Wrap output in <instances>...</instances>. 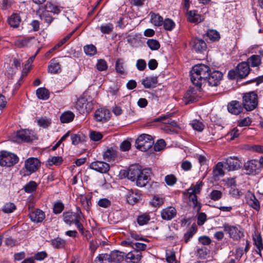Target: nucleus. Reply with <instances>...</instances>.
<instances>
[{
  "instance_id": "2f4dec72",
  "label": "nucleus",
  "mask_w": 263,
  "mask_h": 263,
  "mask_svg": "<svg viewBox=\"0 0 263 263\" xmlns=\"http://www.w3.org/2000/svg\"><path fill=\"white\" fill-rule=\"evenodd\" d=\"M247 202L254 209L259 211L260 209L259 202L254 194L249 195L247 197Z\"/></svg>"
},
{
  "instance_id": "603ef678",
  "label": "nucleus",
  "mask_w": 263,
  "mask_h": 263,
  "mask_svg": "<svg viewBox=\"0 0 263 263\" xmlns=\"http://www.w3.org/2000/svg\"><path fill=\"white\" fill-rule=\"evenodd\" d=\"M206 35L209 39L213 41H217L220 39L219 32L215 30L210 29L208 30Z\"/></svg>"
},
{
  "instance_id": "1a4fd4ad",
  "label": "nucleus",
  "mask_w": 263,
  "mask_h": 263,
  "mask_svg": "<svg viewBox=\"0 0 263 263\" xmlns=\"http://www.w3.org/2000/svg\"><path fill=\"white\" fill-rule=\"evenodd\" d=\"M223 228L224 230L229 233L230 237L235 240H238L243 236L242 228L238 224L231 226L229 224H224Z\"/></svg>"
},
{
  "instance_id": "de8ad7c7",
  "label": "nucleus",
  "mask_w": 263,
  "mask_h": 263,
  "mask_svg": "<svg viewBox=\"0 0 263 263\" xmlns=\"http://www.w3.org/2000/svg\"><path fill=\"white\" fill-rule=\"evenodd\" d=\"M93 263H111L108 254H101L94 260Z\"/></svg>"
},
{
  "instance_id": "6e6d98bb",
  "label": "nucleus",
  "mask_w": 263,
  "mask_h": 263,
  "mask_svg": "<svg viewBox=\"0 0 263 263\" xmlns=\"http://www.w3.org/2000/svg\"><path fill=\"white\" fill-rule=\"evenodd\" d=\"M84 51L86 54L89 56H92L96 53L97 48L92 44L87 45L84 47Z\"/></svg>"
},
{
  "instance_id": "2eb2a0df",
  "label": "nucleus",
  "mask_w": 263,
  "mask_h": 263,
  "mask_svg": "<svg viewBox=\"0 0 263 263\" xmlns=\"http://www.w3.org/2000/svg\"><path fill=\"white\" fill-rule=\"evenodd\" d=\"M89 167L91 169L94 170L101 173L107 172L110 168L109 165L104 162L97 161L90 163Z\"/></svg>"
},
{
  "instance_id": "37998d69",
  "label": "nucleus",
  "mask_w": 263,
  "mask_h": 263,
  "mask_svg": "<svg viewBox=\"0 0 263 263\" xmlns=\"http://www.w3.org/2000/svg\"><path fill=\"white\" fill-rule=\"evenodd\" d=\"M45 11L48 12H52L54 14H58L60 12L59 7L50 2H47L46 4Z\"/></svg>"
},
{
  "instance_id": "bb28decb",
  "label": "nucleus",
  "mask_w": 263,
  "mask_h": 263,
  "mask_svg": "<svg viewBox=\"0 0 263 263\" xmlns=\"http://www.w3.org/2000/svg\"><path fill=\"white\" fill-rule=\"evenodd\" d=\"M111 263L112 262H119L123 260L125 253L119 251H112L109 254H108Z\"/></svg>"
},
{
  "instance_id": "423d86ee",
  "label": "nucleus",
  "mask_w": 263,
  "mask_h": 263,
  "mask_svg": "<svg viewBox=\"0 0 263 263\" xmlns=\"http://www.w3.org/2000/svg\"><path fill=\"white\" fill-rule=\"evenodd\" d=\"M154 144V141L149 135L143 134L140 135L136 141L137 148L143 152L150 149Z\"/></svg>"
},
{
  "instance_id": "9b49d317",
  "label": "nucleus",
  "mask_w": 263,
  "mask_h": 263,
  "mask_svg": "<svg viewBox=\"0 0 263 263\" xmlns=\"http://www.w3.org/2000/svg\"><path fill=\"white\" fill-rule=\"evenodd\" d=\"M223 77V74L219 71L215 70L209 72L206 82L210 86H217L219 85Z\"/></svg>"
},
{
  "instance_id": "aec40b11",
  "label": "nucleus",
  "mask_w": 263,
  "mask_h": 263,
  "mask_svg": "<svg viewBox=\"0 0 263 263\" xmlns=\"http://www.w3.org/2000/svg\"><path fill=\"white\" fill-rule=\"evenodd\" d=\"M228 111L234 115H238L242 111L243 107L237 101H232L228 105Z\"/></svg>"
},
{
  "instance_id": "e433bc0d",
  "label": "nucleus",
  "mask_w": 263,
  "mask_h": 263,
  "mask_svg": "<svg viewBox=\"0 0 263 263\" xmlns=\"http://www.w3.org/2000/svg\"><path fill=\"white\" fill-rule=\"evenodd\" d=\"M36 94L39 99L46 100L49 98V92L44 87L38 88L36 91Z\"/></svg>"
},
{
  "instance_id": "f704fd0d",
  "label": "nucleus",
  "mask_w": 263,
  "mask_h": 263,
  "mask_svg": "<svg viewBox=\"0 0 263 263\" xmlns=\"http://www.w3.org/2000/svg\"><path fill=\"white\" fill-rule=\"evenodd\" d=\"M74 114L71 111H67L63 112L60 116V120L62 123H67L73 121Z\"/></svg>"
},
{
  "instance_id": "4468645a",
  "label": "nucleus",
  "mask_w": 263,
  "mask_h": 263,
  "mask_svg": "<svg viewBox=\"0 0 263 263\" xmlns=\"http://www.w3.org/2000/svg\"><path fill=\"white\" fill-rule=\"evenodd\" d=\"M40 160L34 157H30L25 162V168L30 173L36 172L40 167Z\"/></svg>"
},
{
  "instance_id": "f3484780",
  "label": "nucleus",
  "mask_w": 263,
  "mask_h": 263,
  "mask_svg": "<svg viewBox=\"0 0 263 263\" xmlns=\"http://www.w3.org/2000/svg\"><path fill=\"white\" fill-rule=\"evenodd\" d=\"M125 259L128 263H139L142 254L137 250H133L125 254Z\"/></svg>"
},
{
  "instance_id": "7ed1b4c3",
  "label": "nucleus",
  "mask_w": 263,
  "mask_h": 263,
  "mask_svg": "<svg viewBox=\"0 0 263 263\" xmlns=\"http://www.w3.org/2000/svg\"><path fill=\"white\" fill-rule=\"evenodd\" d=\"M63 221L68 225L74 224L77 228L82 223L84 217L81 211L80 208H77V212H64L62 215Z\"/></svg>"
},
{
  "instance_id": "c85d7f7f",
  "label": "nucleus",
  "mask_w": 263,
  "mask_h": 263,
  "mask_svg": "<svg viewBox=\"0 0 263 263\" xmlns=\"http://www.w3.org/2000/svg\"><path fill=\"white\" fill-rule=\"evenodd\" d=\"M48 70L51 73H57L61 70V66L58 60L55 58L51 60L48 67Z\"/></svg>"
},
{
  "instance_id": "58836bf2",
  "label": "nucleus",
  "mask_w": 263,
  "mask_h": 263,
  "mask_svg": "<svg viewBox=\"0 0 263 263\" xmlns=\"http://www.w3.org/2000/svg\"><path fill=\"white\" fill-rule=\"evenodd\" d=\"M223 168V162H218L213 169V172L214 175L216 177L223 176L224 175V172Z\"/></svg>"
},
{
  "instance_id": "ea45409f",
  "label": "nucleus",
  "mask_w": 263,
  "mask_h": 263,
  "mask_svg": "<svg viewBox=\"0 0 263 263\" xmlns=\"http://www.w3.org/2000/svg\"><path fill=\"white\" fill-rule=\"evenodd\" d=\"M151 217L148 213H143L139 215L137 218V221L139 225L146 224L150 220Z\"/></svg>"
},
{
  "instance_id": "4c0bfd02",
  "label": "nucleus",
  "mask_w": 263,
  "mask_h": 263,
  "mask_svg": "<svg viewBox=\"0 0 263 263\" xmlns=\"http://www.w3.org/2000/svg\"><path fill=\"white\" fill-rule=\"evenodd\" d=\"M151 23L155 26H160L162 25L163 19L159 14L151 13Z\"/></svg>"
},
{
  "instance_id": "a18cd8bd",
  "label": "nucleus",
  "mask_w": 263,
  "mask_h": 263,
  "mask_svg": "<svg viewBox=\"0 0 263 263\" xmlns=\"http://www.w3.org/2000/svg\"><path fill=\"white\" fill-rule=\"evenodd\" d=\"M190 125L194 130L198 132H202L204 128V124L200 120H193L191 122Z\"/></svg>"
},
{
  "instance_id": "c03bdc74",
  "label": "nucleus",
  "mask_w": 263,
  "mask_h": 263,
  "mask_svg": "<svg viewBox=\"0 0 263 263\" xmlns=\"http://www.w3.org/2000/svg\"><path fill=\"white\" fill-rule=\"evenodd\" d=\"M203 185L202 181H200L196 183L195 185H192L187 190V193H195L198 194L200 193V190Z\"/></svg>"
},
{
  "instance_id": "0e129e2a",
  "label": "nucleus",
  "mask_w": 263,
  "mask_h": 263,
  "mask_svg": "<svg viewBox=\"0 0 263 263\" xmlns=\"http://www.w3.org/2000/svg\"><path fill=\"white\" fill-rule=\"evenodd\" d=\"M77 228L78 229L81 235L87 240L89 239L91 237V234L90 232L88 230H85L82 223L79 225V226Z\"/></svg>"
},
{
  "instance_id": "39448f33",
  "label": "nucleus",
  "mask_w": 263,
  "mask_h": 263,
  "mask_svg": "<svg viewBox=\"0 0 263 263\" xmlns=\"http://www.w3.org/2000/svg\"><path fill=\"white\" fill-rule=\"evenodd\" d=\"M242 105L248 111L255 109L258 105V96L254 92H249L243 95Z\"/></svg>"
},
{
  "instance_id": "338daca9",
  "label": "nucleus",
  "mask_w": 263,
  "mask_h": 263,
  "mask_svg": "<svg viewBox=\"0 0 263 263\" xmlns=\"http://www.w3.org/2000/svg\"><path fill=\"white\" fill-rule=\"evenodd\" d=\"M177 178L173 174L167 175L165 177V181L169 186L174 185L177 182Z\"/></svg>"
},
{
  "instance_id": "052dcab7",
  "label": "nucleus",
  "mask_w": 263,
  "mask_h": 263,
  "mask_svg": "<svg viewBox=\"0 0 263 263\" xmlns=\"http://www.w3.org/2000/svg\"><path fill=\"white\" fill-rule=\"evenodd\" d=\"M209 196L211 200L217 201L222 198V193L220 191L214 190L210 193Z\"/></svg>"
},
{
  "instance_id": "69168bd1",
  "label": "nucleus",
  "mask_w": 263,
  "mask_h": 263,
  "mask_svg": "<svg viewBox=\"0 0 263 263\" xmlns=\"http://www.w3.org/2000/svg\"><path fill=\"white\" fill-rule=\"evenodd\" d=\"M96 67L97 69L100 71L106 70L108 68L106 62L103 59H99L98 60Z\"/></svg>"
},
{
  "instance_id": "680f3d73",
  "label": "nucleus",
  "mask_w": 263,
  "mask_h": 263,
  "mask_svg": "<svg viewBox=\"0 0 263 263\" xmlns=\"http://www.w3.org/2000/svg\"><path fill=\"white\" fill-rule=\"evenodd\" d=\"M63 159L61 157L53 156L48 159V162L50 165H59L63 162Z\"/></svg>"
},
{
  "instance_id": "ddd939ff",
  "label": "nucleus",
  "mask_w": 263,
  "mask_h": 263,
  "mask_svg": "<svg viewBox=\"0 0 263 263\" xmlns=\"http://www.w3.org/2000/svg\"><path fill=\"white\" fill-rule=\"evenodd\" d=\"M110 117V113L109 110L101 108L96 110L94 114V119L97 122H105Z\"/></svg>"
},
{
  "instance_id": "49530a36",
  "label": "nucleus",
  "mask_w": 263,
  "mask_h": 263,
  "mask_svg": "<svg viewBox=\"0 0 263 263\" xmlns=\"http://www.w3.org/2000/svg\"><path fill=\"white\" fill-rule=\"evenodd\" d=\"M197 194L195 193H187L189 198L190 201L192 202L194 208L196 209L197 211L200 210V205L197 200Z\"/></svg>"
},
{
  "instance_id": "cd10ccee",
  "label": "nucleus",
  "mask_w": 263,
  "mask_h": 263,
  "mask_svg": "<svg viewBox=\"0 0 263 263\" xmlns=\"http://www.w3.org/2000/svg\"><path fill=\"white\" fill-rule=\"evenodd\" d=\"M254 245L256 247V252L261 256V251L263 250V244L261 236L260 234L255 233L253 236Z\"/></svg>"
},
{
  "instance_id": "774afa93",
  "label": "nucleus",
  "mask_w": 263,
  "mask_h": 263,
  "mask_svg": "<svg viewBox=\"0 0 263 263\" xmlns=\"http://www.w3.org/2000/svg\"><path fill=\"white\" fill-rule=\"evenodd\" d=\"M37 123L40 126L47 128L50 125L51 122L50 119L42 117L37 120Z\"/></svg>"
},
{
  "instance_id": "c756f323",
  "label": "nucleus",
  "mask_w": 263,
  "mask_h": 263,
  "mask_svg": "<svg viewBox=\"0 0 263 263\" xmlns=\"http://www.w3.org/2000/svg\"><path fill=\"white\" fill-rule=\"evenodd\" d=\"M117 156V151L112 147L108 148L104 153L103 157L108 161H114Z\"/></svg>"
},
{
  "instance_id": "5fc2aeb1",
  "label": "nucleus",
  "mask_w": 263,
  "mask_h": 263,
  "mask_svg": "<svg viewBox=\"0 0 263 263\" xmlns=\"http://www.w3.org/2000/svg\"><path fill=\"white\" fill-rule=\"evenodd\" d=\"M156 121L162 122L164 124H171L174 126H176L177 125V123L175 121H173L171 119H170L168 118V116H164L160 117L156 119Z\"/></svg>"
},
{
  "instance_id": "6e6552de",
  "label": "nucleus",
  "mask_w": 263,
  "mask_h": 263,
  "mask_svg": "<svg viewBox=\"0 0 263 263\" xmlns=\"http://www.w3.org/2000/svg\"><path fill=\"white\" fill-rule=\"evenodd\" d=\"M75 107L81 114H88L92 109L93 103L84 97H80L76 102Z\"/></svg>"
},
{
  "instance_id": "8fccbe9b",
  "label": "nucleus",
  "mask_w": 263,
  "mask_h": 263,
  "mask_svg": "<svg viewBox=\"0 0 263 263\" xmlns=\"http://www.w3.org/2000/svg\"><path fill=\"white\" fill-rule=\"evenodd\" d=\"M65 243V240L59 237L55 238L51 241L52 246L56 249L64 248Z\"/></svg>"
},
{
  "instance_id": "13d9d810",
  "label": "nucleus",
  "mask_w": 263,
  "mask_h": 263,
  "mask_svg": "<svg viewBox=\"0 0 263 263\" xmlns=\"http://www.w3.org/2000/svg\"><path fill=\"white\" fill-rule=\"evenodd\" d=\"M146 44L152 50H158L160 47L159 42L157 40L154 39H148Z\"/></svg>"
},
{
  "instance_id": "3c124183",
  "label": "nucleus",
  "mask_w": 263,
  "mask_h": 263,
  "mask_svg": "<svg viewBox=\"0 0 263 263\" xmlns=\"http://www.w3.org/2000/svg\"><path fill=\"white\" fill-rule=\"evenodd\" d=\"M40 18L44 22L46 23L49 25L52 22L53 18L50 15L49 12L44 11L40 15Z\"/></svg>"
},
{
  "instance_id": "6ab92c4d",
  "label": "nucleus",
  "mask_w": 263,
  "mask_h": 263,
  "mask_svg": "<svg viewBox=\"0 0 263 263\" xmlns=\"http://www.w3.org/2000/svg\"><path fill=\"white\" fill-rule=\"evenodd\" d=\"M187 20L191 23L199 24L203 21V17L197 10L187 11Z\"/></svg>"
},
{
  "instance_id": "f03ea898",
  "label": "nucleus",
  "mask_w": 263,
  "mask_h": 263,
  "mask_svg": "<svg viewBox=\"0 0 263 263\" xmlns=\"http://www.w3.org/2000/svg\"><path fill=\"white\" fill-rule=\"evenodd\" d=\"M211 72L209 66L203 64L194 65L190 71L191 80L193 84L199 89L202 84L206 83V79Z\"/></svg>"
},
{
  "instance_id": "393cba45",
  "label": "nucleus",
  "mask_w": 263,
  "mask_h": 263,
  "mask_svg": "<svg viewBox=\"0 0 263 263\" xmlns=\"http://www.w3.org/2000/svg\"><path fill=\"white\" fill-rule=\"evenodd\" d=\"M158 78L156 76L147 77L142 80V84L145 88H153L156 87Z\"/></svg>"
},
{
  "instance_id": "b1692460",
  "label": "nucleus",
  "mask_w": 263,
  "mask_h": 263,
  "mask_svg": "<svg viewBox=\"0 0 263 263\" xmlns=\"http://www.w3.org/2000/svg\"><path fill=\"white\" fill-rule=\"evenodd\" d=\"M34 39L33 36L24 37L22 39H18L14 41V45L18 48L27 47L31 44L32 40Z\"/></svg>"
},
{
  "instance_id": "5701e85b",
  "label": "nucleus",
  "mask_w": 263,
  "mask_h": 263,
  "mask_svg": "<svg viewBox=\"0 0 263 263\" xmlns=\"http://www.w3.org/2000/svg\"><path fill=\"white\" fill-rule=\"evenodd\" d=\"M127 202L132 205L137 203L141 198V195L137 190H131L128 191L126 196Z\"/></svg>"
},
{
  "instance_id": "0eeeda50",
  "label": "nucleus",
  "mask_w": 263,
  "mask_h": 263,
  "mask_svg": "<svg viewBox=\"0 0 263 263\" xmlns=\"http://www.w3.org/2000/svg\"><path fill=\"white\" fill-rule=\"evenodd\" d=\"M18 161V157L14 154L6 151L0 152L1 166L10 167L17 163Z\"/></svg>"
},
{
  "instance_id": "f257e3e1",
  "label": "nucleus",
  "mask_w": 263,
  "mask_h": 263,
  "mask_svg": "<svg viewBox=\"0 0 263 263\" xmlns=\"http://www.w3.org/2000/svg\"><path fill=\"white\" fill-rule=\"evenodd\" d=\"M151 174L149 169H142L141 166L135 164L129 166L127 176L131 181H136L138 186L143 187L149 181Z\"/></svg>"
},
{
  "instance_id": "a19ab883",
  "label": "nucleus",
  "mask_w": 263,
  "mask_h": 263,
  "mask_svg": "<svg viewBox=\"0 0 263 263\" xmlns=\"http://www.w3.org/2000/svg\"><path fill=\"white\" fill-rule=\"evenodd\" d=\"M164 199V197L162 196L155 195L151 200V203L154 207H159L163 204Z\"/></svg>"
},
{
  "instance_id": "f8f14e48",
  "label": "nucleus",
  "mask_w": 263,
  "mask_h": 263,
  "mask_svg": "<svg viewBox=\"0 0 263 263\" xmlns=\"http://www.w3.org/2000/svg\"><path fill=\"white\" fill-rule=\"evenodd\" d=\"M243 167L247 174H256L259 170V162L256 160H251L245 163Z\"/></svg>"
},
{
  "instance_id": "9d476101",
  "label": "nucleus",
  "mask_w": 263,
  "mask_h": 263,
  "mask_svg": "<svg viewBox=\"0 0 263 263\" xmlns=\"http://www.w3.org/2000/svg\"><path fill=\"white\" fill-rule=\"evenodd\" d=\"M226 168L229 171L238 170L242 165V160L237 156H231L225 159Z\"/></svg>"
},
{
  "instance_id": "a878e982",
  "label": "nucleus",
  "mask_w": 263,
  "mask_h": 263,
  "mask_svg": "<svg viewBox=\"0 0 263 263\" xmlns=\"http://www.w3.org/2000/svg\"><path fill=\"white\" fill-rule=\"evenodd\" d=\"M198 90L194 88H190L185 95V98L188 103H193L198 100L200 96L197 93Z\"/></svg>"
},
{
  "instance_id": "bf43d9fd",
  "label": "nucleus",
  "mask_w": 263,
  "mask_h": 263,
  "mask_svg": "<svg viewBox=\"0 0 263 263\" xmlns=\"http://www.w3.org/2000/svg\"><path fill=\"white\" fill-rule=\"evenodd\" d=\"M162 24L163 25L164 29L166 30H172L175 26V24L173 20L170 18H166L163 21Z\"/></svg>"
},
{
  "instance_id": "473e14b6",
  "label": "nucleus",
  "mask_w": 263,
  "mask_h": 263,
  "mask_svg": "<svg viewBox=\"0 0 263 263\" xmlns=\"http://www.w3.org/2000/svg\"><path fill=\"white\" fill-rule=\"evenodd\" d=\"M247 62L252 67H258L261 64V60L260 55L254 54L248 59Z\"/></svg>"
},
{
  "instance_id": "dca6fc26",
  "label": "nucleus",
  "mask_w": 263,
  "mask_h": 263,
  "mask_svg": "<svg viewBox=\"0 0 263 263\" xmlns=\"http://www.w3.org/2000/svg\"><path fill=\"white\" fill-rule=\"evenodd\" d=\"M177 215V211L174 207L168 206L163 209L161 212V217L165 220H171Z\"/></svg>"
},
{
  "instance_id": "20e7f679",
  "label": "nucleus",
  "mask_w": 263,
  "mask_h": 263,
  "mask_svg": "<svg viewBox=\"0 0 263 263\" xmlns=\"http://www.w3.org/2000/svg\"><path fill=\"white\" fill-rule=\"evenodd\" d=\"M250 66L247 62L239 63L235 69H231L228 74L230 80H234L236 78H245L250 73Z\"/></svg>"
},
{
  "instance_id": "72a5a7b5",
  "label": "nucleus",
  "mask_w": 263,
  "mask_h": 263,
  "mask_svg": "<svg viewBox=\"0 0 263 263\" xmlns=\"http://www.w3.org/2000/svg\"><path fill=\"white\" fill-rule=\"evenodd\" d=\"M21 22V17L17 14H12L8 19V22L11 27H17Z\"/></svg>"
},
{
  "instance_id": "412c9836",
  "label": "nucleus",
  "mask_w": 263,
  "mask_h": 263,
  "mask_svg": "<svg viewBox=\"0 0 263 263\" xmlns=\"http://www.w3.org/2000/svg\"><path fill=\"white\" fill-rule=\"evenodd\" d=\"M193 48L197 52H201L206 48L205 42L200 39H193L190 43Z\"/></svg>"
},
{
  "instance_id": "a211bd4d",
  "label": "nucleus",
  "mask_w": 263,
  "mask_h": 263,
  "mask_svg": "<svg viewBox=\"0 0 263 263\" xmlns=\"http://www.w3.org/2000/svg\"><path fill=\"white\" fill-rule=\"evenodd\" d=\"M16 137L22 141L29 142L34 140L31 132L27 129H22L17 132Z\"/></svg>"
},
{
  "instance_id": "79ce46f5",
  "label": "nucleus",
  "mask_w": 263,
  "mask_h": 263,
  "mask_svg": "<svg viewBox=\"0 0 263 263\" xmlns=\"http://www.w3.org/2000/svg\"><path fill=\"white\" fill-rule=\"evenodd\" d=\"M37 183L33 181H30L24 186V190L26 193H32L37 188Z\"/></svg>"
},
{
  "instance_id": "864d4df0",
  "label": "nucleus",
  "mask_w": 263,
  "mask_h": 263,
  "mask_svg": "<svg viewBox=\"0 0 263 263\" xmlns=\"http://www.w3.org/2000/svg\"><path fill=\"white\" fill-rule=\"evenodd\" d=\"M114 26L111 23L102 24L100 27V29L102 33L104 34H110L113 30Z\"/></svg>"
},
{
  "instance_id": "c9c22d12",
  "label": "nucleus",
  "mask_w": 263,
  "mask_h": 263,
  "mask_svg": "<svg viewBox=\"0 0 263 263\" xmlns=\"http://www.w3.org/2000/svg\"><path fill=\"white\" fill-rule=\"evenodd\" d=\"M197 227L195 223H193L184 235V240L185 243H187L194 234L197 232Z\"/></svg>"
},
{
  "instance_id": "09e8293b",
  "label": "nucleus",
  "mask_w": 263,
  "mask_h": 263,
  "mask_svg": "<svg viewBox=\"0 0 263 263\" xmlns=\"http://www.w3.org/2000/svg\"><path fill=\"white\" fill-rule=\"evenodd\" d=\"M15 210L16 206L12 202L6 203L2 208V211L7 214L11 213Z\"/></svg>"
},
{
  "instance_id": "7c9ffc66",
  "label": "nucleus",
  "mask_w": 263,
  "mask_h": 263,
  "mask_svg": "<svg viewBox=\"0 0 263 263\" xmlns=\"http://www.w3.org/2000/svg\"><path fill=\"white\" fill-rule=\"evenodd\" d=\"M115 69L116 72L120 75L126 74L124 61L123 59H118L117 60L115 64Z\"/></svg>"
},
{
  "instance_id": "4be33fe9",
  "label": "nucleus",
  "mask_w": 263,
  "mask_h": 263,
  "mask_svg": "<svg viewBox=\"0 0 263 263\" xmlns=\"http://www.w3.org/2000/svg\"><path fill=\"white\" fill-rule=\"evenodd\" d=\"M29 217L32 221L35 222H41L45 218L44 212L40 209H35L29 213Z\"/></svg>"
},
{
  "instance_id": "e2e57ef3",
  "label": "nucleus",
  "mask_w": 263,
  "mask_h": 263,
  "mask_svg": "<svg viewBox=\"0 0 263 263\" xmlns=\"http://www.w3.org/2000/svg\"><path fill=\"white\" fill-rule=\"evenodd\" d=\"M64 204L61 201L55 202L53 205V212L55 214L61 213L64 210Z\"/></svg>"
},
{
  "instance_id": "4d7b16f0",
  "label": "nucleus",
  "mask_w": 263,
  "mask_h": 263,
  "mask_svg": "<svg viewBox=\"0 0 263 263\" xmlns=\"http://www.w3.org/2000/svg\"><path fill=\"white\" fill-rule=\"evenodd\" d=\"M235 181L234 179L231 181V184L233 185L231 186L229 190V193L235 198H238L240 196V192L238 189L235 187Z\"/></svg>"
}]
</instances>
